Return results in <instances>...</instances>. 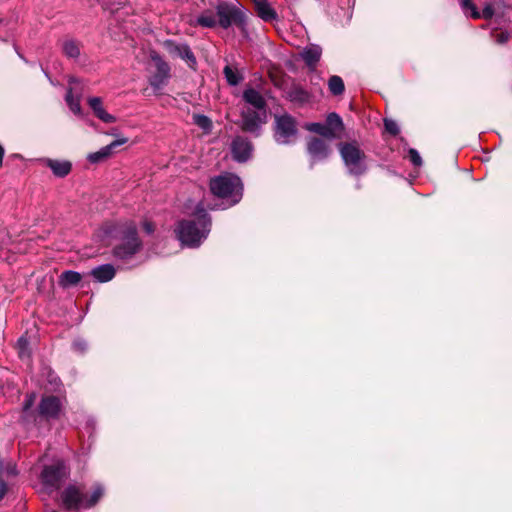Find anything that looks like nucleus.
Masks as SVG:
<instances>
[{"mask_svg":"<svg viewBox=\"0 0 512 512\" xmlns=\"http://www.w3.org/2000/svg\"><path fill=\"white\" fill-rule=\"evenodd\" d=\"M102 230L108 244L113 246L112 252L117 259H131L142 248L136 224L132 221L107 223Z\"/></svg>","mask_w":512,"mask_h":512,"instance_id":"obj_1","label":"nucleus"},{"mask_svg":"<svg viewBox=\"0 0 512 512\" xmlns=\"http://www.w3.org/2000/svg\"><path fill=\"white\" fill-rule=\"evenodd\" d=\"M185 212L191 214L193 219L179 222L176 228L177 237L183 245L198 247L209 234L211 220L200 202L194 207L187 205Z\"/></svg>","mask_w":512,"mask_h":512,"instance_id":"obj_2","label":"nucleus"},{"mask_svg":"<svg viewBox=\"0 0 512 512\" xmlns=\"http://www.w3.org/2000/svg\"><path fill=\"white\" fill-rule=\"evenodd\" d=\"M243 99L249 107L242 110V129L254 133L266 122V101L263 95L254 88L243 92Z\"/></svg>","mask_w":512,"mask_h":512,"instance_id":"obj_3","label":"nucleus"},{"mask_svg":"<svg viewBox=\"0 0 512 512\" xmlns=\"http://www.w3.org/2000/svg\"><path fill=\"white\" fill-rule=\"evenodd\" d=\"M210 189L215 196L229 201L230 205L237 204L242 198L243 185L241 179L231 173L211 179Z\"/></svg>","mask_w":512,"mask_h":512,"instance_id":"obj_4","label":"nucleus"},{"mask_svg":"<svg viewBox=\"0 0 512 512\" xmlns=\"http://www.w3.org/2000/svg\"><path fill=\"white\" fill-rule=\"evenodd\" d=\"M104 490L100 485L94 487L90 497H87L80 486L71 485L61 495L62 503L66 509L90 508L103 496Z\"/></svg>","mask_w":512,"mask_h":512,"instance_id":"obj_5","label":"nucleus"},{"mask_svg":"<svg viewBox=\"0 0 512 512\" xmlns=\"http://www.w3.org/2000/svg\"><path fill=\"white\" fill-rule=\"evenodd\" d=\"M339 150L350 173L359 175L365 171L364 154L355 143L340 144Z\"/></svg>","mask_w":512,"mask_h":512,"instance_id":"obj_6","label":"nucleus"},{"mask_svg":"<svg viewBox=\"0 0 512 512\" xmlns=\"http://www.w3.org/2000/svg\"><path fill=\"white\" fill-rule=\"evenodd\" d=\"M150 58L154 64L155 71H153L149 77V84L156 92H160L169 81L170 66L156 52H152Z\"/></svg>","mask_w":512,"mask_h":512,"instance_id":"obj_7","label":"nucleus"},{"mask_svg":"<svg viewBox=\"0 0 512 512\" xmlns=\"http://www.w3.org/2000/svg\"><path fill=\"white\" fill-rule=\"evenodd\" d=\"M295 121L288 115L276 118L275 140L279 144H289L296 137Z\"/></svg>","mask_w":512,"mask_h":512,"instance_id":"obj_8","label":"nucleus"},{"mask_svg":"<svg viewBox=\"0 0 512 512\" xmlns=\"http://www.w3.org/2000/svg\"><path fill=\"white\" fill-rule=\"evenodd\" d=\"M217 16L219 17V25L226 29L232 24L239 27L244 26L245 15L244 13L234 6L228 4H220L217 6Z\"/></svg>","mask_w":512,"mask_h":512,"instance_id":"obj_9","label":"nucleus"},{"mask_svg":"<svg viewBox=\"0 0 512 512\" xmlns=\"http://www.w3.org/2000/svg\"><path fill=\"white\" fill-rule=\"evenodd\" d=\"M65 466L61 461L45 466L40 479L46 489H57L61 478L65 475Z\"/></svg>","mask_w":512,"mask_h":512,"instance_id":"obj_10","label":"nucleus"},{"mask_svg":"<svg viewBox=\"0 0 512 512\" xmlns=\"http://www.w3.org/2000/svg\"><path fill=\"white\" fill-rule=\"evenodd\" d=\"M164 46L172 58H180L184 60L190 68H196V57L187 44L176 43L174 41L168 40L164 43Z\"/></svg>","mask_w":512,"mask_h":512,"instance_id":"obj_11","label":"nucleus"},{"mask_svg":"<svg viewBox=\"0 0 512 512\" xmlns=\"http://www.w3.org/2000/svg\"><path fill=\"white\" fill-rule=\"evenodd\" d=\"M79 85V81L75 78H71L69 81V88L67 90L65 101L71 110L77 116H82V108H81V89L78 90L77 86Z\"/></svg>","mask_w":512,"mask_h":512,"instance_id":"obj_12","label":"nucleus"},{"mask_svg":"<svg viewBox=\"0 0 512 512\" xmlns=\"http://www.w3.org/2000/svg\"><path fill=\"white\" fill-rule=\"evenodd\" d=\"M127 142H128V139L126 137L118 138V139L112 141L109 145L102 147L100 150L88 154L87 160L91 164H97V163L103 162L113 154L114 150L117 147L124 145Z\"/></svg>","mask_w":512,"mask_h":512,"instance_id":"obj_13","label":"nucleus"},{"mask_svg":"<svg viewBox=\"0 0 512 512\" xmlns=\"http://www.w3.org/2000/svg\"><path fill=\"white\" fill-rule=\"evenodd\" d=\"M252 145L251 143L241 137L237 136L231 144V152L234 160L238 162H245L247 161L251 155H252Z\"/></svg>","mask_w":512,"mask_h":512,"instance_id":"obj_14","label":"nucleus"},{"mask_svg":"<svg viewBox=\"0 0 512 512\" xmlns=\"http://www.w3.org/2000/svg\"><path fill=\"white\" fill-rule=\"evenodd\" d=\"M62 404L56 396H45L39 404V414L45 418H56L61 410Z\"/></svg>","mask_w":512,"mask_h":512,"instance_id":"obj_15","label":"nucleus"},{"mask_svg":"<svg viewBox=\"0 0 512 512\" xmlns=\"http://www.w3.org/2000/svg\"><path fill=\"white\" fill-rule=\"evenodd\" d=\"M307 151L313 161H321L326 159L331 150L328 144L319 138H312L307 144Z\"/></svg>","mask_w":512,"mask_h":512,"instance_id":"obj_16","label":"nucleus"},{"mask_svg":"<svg viewBox=\"0 0 512 512\" xmlns=\"http://www.w3.org/2000/svg\"><path fill=\"white\" fill-rule=\"evenodd\" d=\"M87 103L95 117H97L102 122L115 123L117 121V118L114 115L106 111L102 98L95 96L89 97L87 99Z\"/></svg>","mask_w":512,"mask_h":512,"instance_id":"obj_17","label":"nucleus"},{"mask_svg":"<svg viewBox=\"0 0 512 512\" xmlns=\"http://www.w3.org/2000/svg\"><path fill=\"white\" fill-rule=\"evenodd\" d=\"M461 6L464 13L474 19H490L494 14L493 6L490 3L486 4L481 12L477 10L471 0H462Z\"/></svg>","mask_w":512,"mask_h":512,"instance_id":"obj_18","label":"nucleus"},{"mask_svg":"<svg viewBox=\"0 0 512 512\" xmlns=\"http://www.w3.org/2000/svg\"><path fill=\"white\" fill-rule=\"evenodd\" d=\"M322 49L320 46L312 44L305 47L301 52V57L310 68H315L320 60Z\"/></svg>","mask_w":512,"mask_h":512,"instance_id":"obj_19","label":"nucleus"},{"mask_svg":"<svg viewBox=\"0 0 512 512\" xmlns=\"http://www.w3.org/2000/svg\"><path fill=\"white\" fill-rule=\"evenodd\" d=\"M258 16L264 21L270 22L277 18L275 10L268 0H253Z\"/></svg>","mask_w":512,"mask_h":512,"instance_id":"obj_20","label":"nucleus"},{"mask_svg":"<svg viewBox=\"0 0 512 512\" xmlns=\"http://www.w3.org/2000/svg\"><path fill=\"white\" fill-rule=\"evenodd\" d=\"M325 126L328 131V139L337 137V135L343 130L342 119L337 113L334 112L328 114Z\"/></svg>","mask_w":512,"mask_h":512,"instance_id":"obj_21","label":"nucleus"},{"mask_svg":"<svg viewBox=\"0 0 512 512\" xmlns=\"http://www.w3.org/2000/svg\"><path fill=\"white\" fill-rule=\"evenodd\" d=\"M188 24L192 27L214 28L217 25V19L211 11H205L198 17L190 19Z\"/></svg>","mask_w":512,"mask_h":512,"instance_id":"obj_22","label":"nucleus"},{"mask_svg":"<svg viewBox=\"0 0 512 512\" xmlns=\"http://www.w3.org/2000/svg\"><path fill=\"white\" fill-rule=\"evenodd\" d=\"M91 275L98 282H108L114 278L115 268L111 264L100 265L91 271Z\"/></svg>","mask_w":512,"mask_h":512,"instance_id":"obj_23","label":"nucleus"},{"mask_svg":"<svg viewBox=\"0 0 512 512\" xmlns=\"http://www.w3.org/2000/svg\"><path fill=\"white\" fill-rule=\"evenodd\" d=\"M47 166L52 170L55 176L57 177H65L67 176L72 168V165L69 161H59L48 159L46 161Z\"/></svg>","mask_w":512,"mask_h":512,"instance_id":"obj_24","label":"nucleus"},{"mask_svg":"<svg viewBox=\"0 0 512 512\" xmlns=\"http://www.w3.org/2000/svg\"><path fill=\"white\" fill-rule=\"evenodd\" d=\"M81 280V274L75 271H64L59 277V285L68 288L77 285Z\"/></svg>","mask_w":512,"mask_h":512,"instance_id":"obj_25","label":"nucleus"},{"mask_svg":"<svg viewBox=\"0 0 512 512\" xmlns=\"http://www.w3.org/2000/svg\"><path fill=\"white\" fill-rule=\"evenodd\" d=\"M0 472L4 473V482L9 483H11L18 474L15 463L3 459H0Z\"/></svg>","mask_w":512,"mask_h":512,"instance_id":"obj_26","label":"nucleus"},{"mask_svg":"<svg viewBox=\"0 0 512 512\" xmlns=\"http://www.w3.org/2000/svg\"><path fill=\"white\" fill-rule=\"evenodd\" d=\"M63 53L69 58H78L80 55L79 43L74 40H66L62 46Z\"/></svg>","mask_w":512,"mask_h":512,"instance_id":"obj_27","label":"nucleus"},{"mask_svg":"<svg viewBox=\"0 0 512 512\" xmlns=\"http://www.w3.org/2000/svg\"><path fill=\"white\" fill-rule=\"evenodd\" d=\"M193 123L202 129L204 133H209L212 130V121L205 115L194 114Z\"/></svg>","mask_w":512,"mask_h":512,"instance_id":"obj_28","label":"nucleus"},{"mask_svg":"<svg viewBox=\"0 0 512 512\" xmlns=\"http://www.w3.org/2000/svg\"><path fill=\"white\" fill-rule=\"evenodd\" d=\"M328 87L333 95H341L345 89L342 78L336 75L330 77Z\"/></svg>","mask_w":512,"mask_h":512,"instance_id":"obj_29","label":"nucleus"},{"mask_svg":"<svg viewBox=\"0 0 512 512\" xmlns=\"http://www.w3.org/2000/svg\"><path fill=\"white\" fill-rule=\"evenodd\" d=\"M223 72L227 82L232 86L238 85L242 80V76L239 74V72L229 65L224 67Z\"/></svg>","mask_w":512,"mask_h":512,"instance_id":"obj_30","label":"nucleus"},{"mask_svg":"<svg viewBox=\"0 0 512 512\" xmlns=\"http://www.w3.org/2000/svg\"><path fill=\"white\" fill-rule=\"evenodd\" d=\"M305 128L313 133L319 134L325 138H328V131L326 129L325 123H308L305 125Z\"/></svg>","mask_w":512,"mask_h":512,"instance_id":"obj_31","label":"nucleus"},{"mask_svg":"<svg viewBox=\"0 0 512 512\" xmlns=\"http://www.w3.org/2000/svg\"><path fill=\"white\" fill-rule=\"evenodd\" d=\"M17 346H18L19 356L21 358H28L29 357L28 341L24 337H21V338H19V340L17 342Z\"/></svg>","mask_w":512,"mask_h":512,"instance_id":"obj_32","label":"nucleus"},{"mask_svg":"<svg viewBox=\"0 0 512 512\" xmlns=\"http://www.w3.org/2000/svg\"><path fill=\"white\" fill-rule=\"evenodd\" d=\"M408 155H409L410 161L412 162V164L414 166L422 165V158L416 149H413V148L409 149Z\"/></svg>","mask_w":512,"mask_h":512,"instance_id":"obj_33","label":"nucleus"},{"mask_svg":"<svg viewBox=\"0 0 512 512\" xmlns=\"http://www.w3.org/2000/svg\"><path fill=\"white\" fill-rule=\"evenodd\" d=\"M399 131L400 128L398 124L395 121L386 118V133L396 135Z\"/></svg>","mask_w":512,"mask_h":512,"instance_id":"obj_34","label":"nucleus"},{"mask_svg":"<svg viewBox=\"0 0 512 512\" xmlns=\"http://www.w3.org/2000/svg\"><path fill=\"white\" fill-rule=\"evenodd\" d=\"M35 400H36V395L34 393L27 395V397L24 401V404H23V412L24 413H28V411L34 405Z\"/></svg>","mask_w":512,"mask_h":512,"instance_id":"obj_35","label":"nucleus"},{"mask_svg":"<svg viewBox=\"0 0 512 512\" xmlns=\"http://www.w3.org/2000/svg\"><path fill=\"white\" fill-rule=\"evenodd\" d=\"M10 484L9 482H4V473L0 472V500L5 497Z\"/></svg>","mask_w":512,"mask_h":512,"instance_id":"obj_36","label":"nucleus"},{"mask_svg":"<svg viewBox=\"0 0 512 512\" xmlns=\"http://www.w3.org/2000/svg\"><path fill=\"white\" fill-rule=\"evenodd\" d=\"M493 36L498 44H504L509 39V34L505 31L496 32L493 34Z\"/></svg>","mask_w":512,"mask_h":512,"instance_id":"obj_37","label":"nucleus"},{"mask_svg":"<svg viewBox=\"0 0 512 512\" xmlns=\"http://www.w3.org/2000/svg\"><path fill=\"white\" fill-rule=\"evenodd\" d=\"M73 347L75 348V350L77 351H84L85 348H86V343L84 341H75L74 344H73Z\"/></svg>","mask_w":512,"mask_h":512,"instance_id":"obj_38","label":"nucleus"},{"mask_svg":"<svg viewBox=\"0 0 512 512\" xmlns=\"http://www.w3.org/2000/svg\"><path fill=\"white\" fill-rule=\"evenodd\" d=\"M143 229H144L148 234H151V233L154 231L155 227H154V225H153L151 222L145 221V222L143 223Z\"/></svg>","mask_w":512,"mask_h":512,"instance_id":"obj_39","label":"nucleus"},{"mask_svg":"<svg viewBox=\"0 0 512 512\" xmlns=\"http://www.w3.org/2000/svg\"><path fill=\"white\" fill-rule=\"evenodd\" d=\"M3 157H4V149L3 147L0 145V167L2 166L3 164Z\"/></svg>","mask_w":512,"mask_h":512,"instance_id":"obj_40","label":"nucleus"},{"mask_svg":"<svg viewBox=\"0 0 512 512\" xmlns=\"http://www.w3.org/2000/svg\"><path fill=\"white\" fill-rule=\"evenodd\" d=\"M108 134H109V135H113V136H115V135H116V131L113 129V130H112V131H110Z\"/></svg>","mask_w":512,"mask_h":512,"instance_id":"obj_41","label":"nucleus"},{"mask_svg":"<svg viewBox=\"0 0 512 512\" xmlns=\"http://www.w3.org/2000/svg\"><path fill=\"white\" fill-rule=\"evenodd\" d=\"M2 22V20L0 19V23Z\"/></svg>","mask_w":512,"mask_h":512,"instance_id":"obj_42","label":"nucleus"}]
</instances>
